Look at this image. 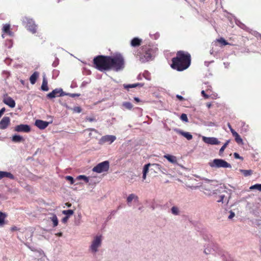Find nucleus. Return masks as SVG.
I'll list each match as a JSON object with an SVG mask.
<instances>
[{
	"instance_id": "nucleus-54",
	"label": "nucleus",
	"mask_w": 261,
	"mask_h": 261,
	"mask_svg": "<svg viewBox=\"0 0 261 261\" xmlns=\"http://www.w3.org/2000/svg\"><path fill=\"white\" fill-rule=\"evenodd\" d=\"M62 234H63L62 232H58L56 234V236H59V237L62 236Z\"/></svg>"
},
{
	"instance_id": "nucleus-30",
	"label": "nucleus",
	"mask_w": 261,
	"mask_h": 261,
	"mask_svg": "<svg viewBox=\"0 0 261 261\" xmlns=\"http://www.w3.org/2000/svg\"><path fill=\"white\" fill-rule=\"evenodd\" d=\"M144 85L143 84L141 83H137V84H129L125 86V88H135L138 86L139 87H143Z\"/></svg>"
},
{
	"instance_id": "nucleus-31",
	"label": "nucleus",
	"mask_w": 261,
	"mask_h": 261,
	"mask_svg": "<svg viewBox=\"0 0 261 261\" xmlns=\"http://www.w3.org/2000/svg\"><path fill=\"white\" fill-rule=\"evenodd\" d=\"M250 190H257L258 191L261 192V184H255L253 186H251L250 188H249Z\"/></svg>"
},
{
	"instance_id": "nucleus-23",
	"label": "nucleus",
	"mask_w": 261,
	"mask_h": 261,
	"mask_svg": "<svg viewBox=\"0 0 261 261\" xmlns=\"http://www.w3.org/2000/svg\"><path fill=\"white\" fill-rule=\"evenodd\" d=\"M151 166V164L149 163L146 165H145L143 167V179H145L146 177V174L147 172H148L149 167Z\"/></svg>"
},
{
	"instance_id": "nucleus-51",
	"label": "nucleus",
	"mask_w": 261,
	"mask_h": 261,
	"mask_svg": "<svg viewBox=\"0 0 261 261\" xmlns=\"http://www.w3.org/2000/svg\"><path fill=\"white\" fill-rule=\"evenodd\" d=\"M6 111V109L5 108H3L2 109H1V110H0V113L2 114V115H3V114L5 113Z\"/></svg>"
},
{
	"instance_id": "nucleus-14",
	"label": "nucleus",
	"mask_w": 261,
	"mask_h": 261,
	"mask_svg": "<svg viewBox=\"0 0 261 261\" xmlns=\"http://www.w3.org/2000/svg\"><path fill=\"white\" fill-rule=\"evenodd\" d=\"M10 119L9 117L5 116L0 121L1 129H4L7 127L10 124Z\"/></svg>"
},
{
	"instance_id": "nucleus-58",
	"label": "nucleus",
	"mask_w": 261,
	"mask_h": 261,
	"mask_svg": "<svg viewBox=\"0 0 261 261\" xmlns=\"http://www.w3.org/2000/svg\"><path fill=\"white\" fill-rule=\"evenodd\" d=\"M3 115H2L1 113H0V118L2 117Z\"/></svg>"
},
{
	"instance_id": "nucleus-15",
	"label": "nucleus",
	"mask_w": 261,
	"mask_h": 261,
	"mask_svg": "<svg viewBox=\"0 0 261 261\" xmlns=\"http://www.w3.org/2000/svg\"><path fill=\"white\" fill-rule=\"evenodd\" d=\"M31 130V128L27 124H20L17 125V132L29 133Z\"/></svg>"
},
{
	"instance_id": "nucleus-57",
	"label": "nucleus",
	"mask_w": 261,
	"mask_h": 261,
	"mask_svg": "<svg viewBox=\"0 0 261 261\" xmlns=\"http://www.w3.org/2000/svg\"><path fill=\"white\" fill-rule=\"evenodd\" d=\"M227 125H228V127H229V128L230 129L231 128H232V127H231V125H230V124L229 123H228L227 124Z\"/></svg>"
},
{
	"instance_id": "nucleus-46",
	"label": "nucleus",
	"mask_w": 261,
	"mask_h": 261,
	"mask_svg": "<svg viewBox=\"0 0 261 261\" xmlns=\"http://www.w3.org/2000/svg\"><path fill=\"white\" fill-rule=\"evenodd\" d=\"M69 217H68V216H66L65 217L62 218V222L64 223H66L67 222L68 220L69 219Z\"/></svg>"
},
{
	"instance_id": "nucleus-53",
	"label": "nucleus",
	"mask_w": 261,
	"mask_h": 261,
	"mask_svg": "<svg viewBox=\"0 0 261 261\" xmlns=\"http://www.w3.org/2000/svg\"><path fill=\"white\" fill-rule=\"evenodd\" d=\"M65 205H66L68 207H70L71 206V203H69V202H66L65 203Z\"/></svg>"
},
{
	"instance_id": "nucleus-3",
	"label": "nucleus",
	"mask_w": 261,
	"mask_h": 261,
	"mask_svg": "<svg viewBox=\"0 0 261 261\" xmlns=\"http://www.w3.org/2000/svg\"><path fill=\"white\" fill-rule=\"evenodd\" d=\"M153 53L152 48L149 45H144L138 50L136 55L142 63H145L152 59Z\"/></svg>"
},
{
	"instance_id": "nucleus-36",
	"label": "nucleus",
	"mask_w": 261,
	"mask_h": 261,
	"mask_svg": "<svg viewBox=\"0 0 261 261\" xmlns=\"http://www.w3.org/2000/svg\"><path fill=\"white\" fill-rule=\"evenodd\" d=\"M135 198H136V199H138V197L137 196H136L135 194H130L128 197L127 198V203H130L132 201V200L135 199Z\"/></svg>"
},
{
	"instance_id": "nucleus-29",
	"label": "nucleus",
	"mask_w": 261,
	"mask_h": 261,
	"mask_svg": "<svg viewBox=\"0 0 261 261\" xmlns=\"http://www.w3.org/2000/svg\"><path fill=\"white\" fill-rule=\"evenodd\" d=\"M230 141L229 140H227L224 144V145L221 147V148H220V150H219V155H222V154H223L225 149L227 147V145H228Z\"/></svg>"
},
{
	"instance_id": "nucleus-25",
	"label": "nucleus",
	"mask_w": 261,
	"mask_h": 261,
	"mask_svg": "<svg viewBox=\"0 0 261 261\" xmlns=\"http://www.w3.org/2000/svg\"><path fill=\"white\" fill-rule=\"evenodd\" d=\"M6 217V214L0 212V226H3L5 224V219Z\"/></svg>"
},
{
	"instance_id": "nucleus-41",
	"label": "nucleus",
	"mask_w": 261,
	"mask_h": 261,
	"mask_svg": "<svg viewBox=\"0 0 261 261\" xmlns=\"http://www.w3.org/2000/svg\"><path fill=\"white\" fill-rule=\"evenodd\" d=\"M233 156H234V158L236 159H240L242 161L243 160V158L240 156L239 154L237 152H234L233 153Z\"/></svg>"
},
{
	"instance_id": "nucleus-50",
	"label": "nucleus",
	"mask_w": 261,
	"mask_h": 261,
	"mask_svg": "<svg viewBox=\"0 0 261 261\" xmlns=\"http://www.w3.org/2000/svg\"><path fill=\"white\" fill-rule=\"evenodd\" d=\"M230 130L233 136L237 133L232 128H231Z\"/></svg>"
},
{
	"instance_id": "nucleus-7",
	"label": "nucleus",
	"mask_w": 261,
	"mask_h": 261,
	"mask_svg": "<svg viewBox=\"0 0 261 261\" xmlns=\"http://www.w3.org/2000/svg\"><path fill=\"white\" fill-rule=\"evenodd\" d=\"M109 162L106 161L97 164L93 168L92 170L94 172L100 173L107 171L109 169Z\"/></svg>"
},
{
	"instance_id": "nucleus-17",
	"label": "nucleus",
	"mask_w": 261,
	"mask_h": 261,
	"mask_svg": "<svg viewBox=\"0 0 261 261\" xmlns=\"http://www.w3.org/2000/svg\"><path fill=\"white\" fill-rule=\"evenodd\" d=\"M39 76V73L38 71H35L30 76V81L31 84L34 85L36 83Z\"/></svg>"
},
{
	"instance_id": "nucleus-24",
	"label": "nucleus",
	"mask_w": 261,
	"mask_h": 261,
	"mask_svg": "<svg viewBox=\"0 0 261 261\" xmlns=\"http://www.w3.org/2000/svg\"><path fill=\"white\" fill-rule=\"evenodd\" d=\"M10 25L9 24H5L4 25L3 28V32L4 33L8 34L9 35H11V33L10 31Z\"/></svg>"
},
{
	"instance_id": "nucleus-2",
	"label": "nucleus",
	"mask_w": 261,
	"mask_h": 261,
	"mask_svg": "<svg viewBox=\"0 0 261 261\" xmlns=\"http://www.w3.org/2000/svg\"><path fill=\"white\" fill-rule=\"evenodd\" d=\"M109 69L118 72L124 68L125 61L122 55L117 54L113 56H109Z\"/></svg>"
},
{
	"instance_id": "nucleus-55",
	"label": "nucleus",
	"mask_w": 261,
	"mask_h": 261,
	"mask_svg": "<svg viewBox=\"0 0 261 261\" xmlns=\"http://www.w3.org/2000/svg\"><path fill=\"white\" fill-rule=\"evenodd\" d=\"M212 106V104L211 103H206V107L208 108H210Z\"/></svg>"
},
{
	"instance_id": "nucleus-39",
	"label": "nucleus",
	"mask_w": 261,
	"mask_h": 261,
	"mask_svg": "<svg viewBox=\"0 0 261 261\" xmlns=\"http://www.w3.org/2000/svg\"><path fill=\"white\" fill-rule=\"evenodd\" d=\"M180 119L185 122H188V118L186 114H182L180 117Z\"/></svg>"
},
{
	"instance_id": "nucleus-16",
	"label": "nucleus",
	"mask_w": 261,
	"mask_h": 261,
	"mask_svg": "<svg viewBox=\"0 0 261 261\" xmlns=\"http://www.w3.org/2000/svg\"><path fill=\"white\" fill-rule=\"evenodd\" d=\"M3 102L11 108H14L15 106V101L9 96L5 97L3 99Z\"/></svg>"
},
{
	"instance_id": "nucleus-40",
	"label": "nucleus",
	"mask_w": 261,
	"mask_h": 261,
	"mask_svg": "<svg viewBox=\"0 0 261 261\" xmlns=\"http://www.w3.org/2000/svg\"><path fill=\"white\" fill-rule=\"evenodd\" d=\"M72 110L75 113H80L82 112V109L80 107H74Z\"/></svg>"
},
{
	"instance_id": "nucleus-47",
	"label": "nucleus",
	"mask_w": 261,
	"mask_h": 261,
	"mask_svg": "<svg viewBox=\"0 0 261 261\" xmlns=\"http://www.w3.org/2000/svg\"><path fill=\"white\" fill-rule=\"evenodd\" d=\"M176 97L180 100V101H182L184 100L185 99L184 98L181 96V95H176Z\"/></svg>"
},
{
	"instance_id": "nucleus-33",
	"label": "nucleus",
	"mask_w": 261,
	"mask_h": 261,
	"mask_svg": "<svg viewBox=\"0 0 261 261\" xmlns=\"http://www.w3.org/2000/svg\"><path fill=\"white\" fill-rule=\"evenodd\" d=\"M150 166L152 167L151 170L161 171V166L158 164H152Z\"/></svg>"
},
{
	"instance_id": "nucleus-26",
	"label": "nucleus",
	"mask_w": 261,
	"mask_h": 261,
	"mask_svg": "<svg viewBox=\"0 0 261 261\" xmlns=\"http://www.w3.org/2000/svg\"><path fill=\"white\" fill-rule=\"evenodd\" d=\"M240 172L243 174V175L245 176H250L251 175L252 173H253V171L252 170H244V169H241L240 170Z\"/></svg>"
},
{
	"instance_id": "nucleus-1",
	"label": "nucleus",
	"mask_w": 261,
	"mask_h": 261,
	"mask_svg": "<svg viewBox=\"0 0 261 261\" xmlns=\"http://www.w3.org/2000/svg\"><path fill=\"white\" fill-rule=\"evenodd\" d=\"M171 67L178 71L187 69L191 62V55L186 51L179 50L176 53V57L172 59Z\"/></svg>"
},
{
	"instance_id": "nucleus-45",
	"label": "nucleus",
	"mask_w": 261,
	"mask_h": 261,
	"mask_svg": "<svg viewBox=\"0 0 261 261\" xmlns=\"http://www.w3.org/2000/svg\"><path fill=\"white\" fill-rule=\"evenodd\" d=\"M23 141L24 139L23 137L20 135H17V142H23Z\"/></svg>"
},
{
	"instance_id": "nucleus-32",
	"label": "nucleus",
	"mask_w": 261,
	"mask_h": 261,
	"mask_svg": "<svg viewBox=\"0 0 261 261\" xmlns=\"http://www.w3.org/2000/svg\"><path fill=\"white\" fill-rule=\"evenodd\" d=\"M62 214L69 217L74 214V211L72 210H64L62 211Z\"/></svg>"
},
{
	"instance_id": "nucleus-56",
	"label": "nucleus",
	"mask_w": 261,
	"mask_h": 261,
	"mask_svg": "<svg viewBox=\"0 0 261 261\" xmlns=\"http://www.w3.org/2000/svg\"><path fill=\"white\" fill-rule=\"evenodd\" d=\"M134 100L138 102L140 101V99L138 97H135Z\"/></svg>"
},
{
	"instance_id": "nucleus-27",
	"label": "nucleus",
	"mask_w": 261,
	"mask_h": 261,
	"mask_svg": "<svg viewBox=\"0 0 261 261\" xmlns=\"http://www.w3.org/2000/svg\"><path fill=\"white\" fill-rule=\"evenodd\" d=\"M50 219H51V221L53 223V226L54 227L57 226L58 224V219L57 216L56 215L54 214L53 215V217H50Z\"/></svg>"
},
{
	"instance_id": "nucleus-35",
	"label": "nucleus",
	"mask_w": 261,
	"mask_h": 261,
	"mask_svg": "<svg viewBox=\"0 0 261 261\" xmlns=\"http://www.w3.org/2000/svg\"><path fill=\"white\" fill-rule=\"evenodd\" d=\"M122 105L125 108L128 110H131L133 107L132 103L130 102H124L123 103Z\"/></svg>"
},
{
	"instance_id": "nucleus-11",
	"label": "nucleus",
	"mask_w": 261,
	"mask_h": 261,
	"mask_svg": "<svg viewBox=\"0 0 261 261\" xmlns=\"http://www.w3.org/2000/svg\"><path fill=\"white\" fill-rule=\"evenodd\" d=\"M203 141L208 144L211 145H218L220 143V142L215 137H202Z\"/></svg>"
},
{
	"instance_id": "nucleus-12",
	"label": "nucleus",
	"mask_w": 261,
	"mask_h": 261,
	"mask_svg": "<svg viewBox=\"0 0 261 261\" xmlns=\"http://www.w3.org/2000/svg\"><path fill=\"white\" fill-rule=\"evenodd\" d=\"M219 195H217V193L216 192V195L215 196V199L217 202H223L224 198L226 197L225 194L227 193V191L223 190L222 192H218Z\"/></svg>"
},
{
	"instance_id": "nucleus-48",
	"label": "nucleus",
	"mask_w": 261,
	"mask_h": 261,
	"mask_svg": "<svg viewBox=\"0 0 261 261\" xmlns=\"http://www.w3.org/2000/svg\"><path fill=\"white\" fill-rule=\"evenodd\" d=\"M234 215H235L234 213L233 212H232V211H231L230 213V215L228 216V218L229 219H231V218H232L234 216Z\"/></svg>"
},
{
	"instance_id": "nucleus-22",
	"label": "nucleus",
	"mask_w": 261,
	"mask_h": 261,
	"mask_svg": "<svg viewBox=\"0 0 261 261\" xmlns=\"http://www.w3.org/2000/svg\"><path fill=\"white\" fill-rule=\"evenodd\" d=\"M178 133L188 140H190L193 138L192 135L189 132H184L181 130H179Z\"/></svg>"
},
{
	"instance_id": "nucleus-52",
	"label": "nucleus",
	"mask_w": 261,
	"mask_h": 261,
	"mask_svg": "<svg viewBox=\"0 0 261 261\" xmlns=\"http://www.w3.org/2000/svg\"><path fill=\"white\" fill-rule=\"evenodd\" d=\"M12 140L14 142H16V134L13 135L12 137Z\"/></svg>"
},
{
	"instance_id": "nucleus-37",
	"label": "nucleus",
	"mask_w": 261,
	"mask_h": 261,
	"mask_svg": "<svg viewBox=\"0 0 261 261\" xmlns=\"http://www.w3.org/2000/svg\"><path fill=\"white\" fill-rule=\"evenodd\" d=\"M171 212L173 214L175 215H177L179 214L178 208V207H177L176 206H173L171 208Z\"/></svg>"
},
{
	"instance_id": "nucleus-43",
	"label": "nucleus",
	"mask_w": 261,
	"mask_h": 261,
	"mask_svg": "<svg viewBox=\"0 0 261 261\" xmlns=\"http://www.w3.org/2000/svg\"><path fill=\"white\" fill-rule=\"evenodd\" d=\"M201 94L204 97L205 99H207L209 98V95L206 94L205 93V91L204 90H202L201 91Z\"/></svg>"
},
{
	"instance_id": "nucleus-34",
	"label": "nucleus",
	"mask_w": 261,
	"mask_h": 261,
	"mask_svg": "<svg viewBox=\"0 0 261 261\" xmlns=\"http://www.w3.org/2000/svg\"><path fill=\"white\" fill-rule=\"evenodd\" d=\"M217 42L221 44V46H225L229 44V43L227 42L223 38H220L217 39Z\"/></svg>"
},
{
	"instance_id": "nucleus-49",
	"label": "nucleus",
	"mask_w": 261,
	"mask_h": 261,
	"mask_svg": "<svg viewBox=\"0 0 261 261\" xmlns=\"http://www.w3.org/2000/svg\"><path fill=\"white\" fill-rule=\"evenodd\" d=\"M230 130L233 136L237 133L232 128H231Z\"/></svg>"
},
{
	"instance_id": "nucleus-8",
	"label": "nucleus",
	"mask_w": 261,
	"mask_h": 261,
	"mask_svg": "<svg viewBox=\"0 0 261 261\" xmlns=\"http://www.w3.org/2000/svg\"><path fill=\"white\" fill-rule=\"evenodd\" d=\"M65 94L61 88H56L53 90L51 92L47 94L46 97L48 99H51L56 97L63 96Z\"/></svg>"
},
{
	"instance_id": "nucleus-13",
	"label": "nucleus",
	"mask_w": 261,
	"mask_h": 261,
	"mask_svg": "<svg viewBox=\"0 0 261 261\" xmlns=\"http://www.w3.org/2000/svg\"><path fill=\"white\" fill-rule=\"evenodd\" d=\"M49 122L43 121L42 120L37 119L35 121V125L40 129H45L49 124Z\"/></svg>"
},
{
	"instance_id": "nucleus-44",
	"label": "nucleus",
	"mask_w": 261,
	"mask_h": 261,
	"mask_svg": "<svg viewBox=\"0 0 261 261\" xmlns=\"http://www.w3.org/2000/svg\"><path fill=\"white\" fill-rule=\"evenodd\" d=\"M86 120L88 121L89 122H93V121H95L96 119L94 117H87Z\"/></svg>"
},
{
	"instance_id": "nucleus-20",
	"label": "nucleus",
	"mask_w": 261,
	"mask_h": 261,
	"mask_svg": "<svg viewBox=\"0 0 261 261\" xmlns=\"http://www.w3.org/2000/svg\"><path fill=\"white\" fill-rule=\"evenodd\" d=\"M141 42L142 39L136 37L132 40L130 44L133 47H137L140 46L141 45Z\"/></svg>"
},
{
	"instance_id": "nucleus-9",
	"label": "nucleus",
	"mask_w": 261,
	"mask_h": 261,
	"mask_svg": "<svg viewBox=\"0 0 261 261\" xmlns=\"http://www.w3.org/2000/svg\"><path fill=\"white\" fill-rule=\"evenodd\" d=\"M101 237L96 236L92 242L90 246V249L92 252L95 253L97 251L98 248L101 245Z\"/></svg>"
},
{
	"instance_id": "nucleus-6",
	"label": "nucleus",
	"mask_w": 261,
	"mask_h": 261,
	"mask_svg": "<svg viewBox=\"0 0 261 261\" xmlns=\"http://www.w3.org/2000/svg\"><path fill=\"white\" fill-rule=\"evenodd\" d=\"M23 22L25 24L27 30L32 33L35 34L37 32V25L32 19L25 17L23 19Z\"/></svg>"
},
{
	"instance_id": "nucleus-4",
	"label": "nucleus",
	"mask_w": 261,
	"mask_h": 261,
	"mask_svg": "<svg viewBox=\"0 0 261 261\" xmlns=\"http://www.w3.org/2000/svg\"><path fill=\"white\" fill-rule=\"evenodd\" d=\"M109 56L99 55L93 59L94 67L100 71H109Z\"/></svg>"
},
{
	"instance_id": "nucleus-18",
	"label": "nucleus",
	"mask_w": 261,
	"mask_h": 261,
	"mask_svg": "<svg viewBox=\"0 0 261 261\" xmlns=\"http://www.w3.org/2000/svg\"><path fill=\"white\" fill-rule=\"evenodd\" d=\"M164 158H166L169 162L172 164H176L177 163V158L175 156L166 154L164 155Z\"/></svg>"
},
{
	"instance_id": "nucleus-19",
	"label": "nucleus",
	"mask_w": 261,
	"mask_h": 261,
	"mask_svg": "<svg viewBox=\"0 0 261 261\" xmlns=\"http://www.w3.org/2000/svg\"><path fill=\"white\" fill-rule=\"evenodd\" d=\"M41 90L43 91H47L49 90L48 87V82L45 76L43 77L42 83L41 87Z\"/></svg>"
},
{
	"instance_id": "nucleus-42",
	"label": "nucleus",
	"mask_w": 261,
	"mask_h": 261,
	"mask_svg": "<svg viewBox=\"0 0 261 261\" xmlns=\"http://www.w3.org/2000/svg\"><path fill=\"white\" fill-rule=\"evenodd\" d=\"M66 178L67 180L70 181L71 184H73L74 183V179L72 177H71L70 176H67L66 177Z\"/></svg>"
},
{
	"instance_id": "nucleus-10",
	"label": "nucleus",
	"mask_w": 261,
	"mask_h": 261,
	"mask_svg": "<svg viewBox=\"0 0 261 261\" xmlns=\"http://www.w3.org/2000/svg\"><path fill=\"white\" fill-rule=\"evenodd\" d=\"M116 138L115 136L113 135H105L102 136L100 139L99 140V143L100 144H103L106 142H109V144H111L113 143L115 140Z\"/></svg>"
},
{
	"instance_id": "nucleus-5",
	"label": "nucleus",
	"mask_w": 261,
	"mask_h": 261,
	"mask_svg": "<svg viewBox=\"0 0 261 261\" xmlns=\"http://www.w3.org/2000/svg\"><path fill=\"white\" fill-rule=\"evenodd\" d=\"M210 167L212 168H229L231 167V165L222 159H214L212 162L208 163Z\"/></svg>"
},
{
	"instance_id": "nucleus-21",
	"label": "nucleus",
	"mask_w": 261,
	"mask_h": 261,
	"mask_svg": "<svg viewBox=\"0 0 261 261\" xmlns=\"http://www.w3.org/2000/svg\"><path fill=\"white\" fill-rule=\"evenodd\" d=\"M4 177H8L11 179L14 178V176L10 172L6 171H0V179Z\"/></svg>"
},
{
	"instance_id": "nucleus-38",
	"label": "nucleus",
	"mask_w": 261,
	"mask_h": 261,
	"mask_svg": "<svg viewBox=\"0 0 261 261\" xmlns=\"http://www.w3.org/2000/svg\"><path fill=\"white\" fill-rule=\"evenodd\" d=\"M77 178L78 179H84L86 182H89V178L85 175H81L77 176Z\"/></svg>"
},
{
	"instance_id": "nucleus-28",
	"label": "nucleus",
	"mask_w": 261,
	"mask_h": 261,
	"mask_svg": "<svg viewBox=\"0 0 261 261\" xmlns=\"http://www.w3.org/2000/svg\"><path fill=\"white\" fill-rule=\"evenodd\" d=\"M233 137H234L235 141L237 143L239 144H243V140L238 133L235 134Z\"/></svg>"
}]
</instances>
